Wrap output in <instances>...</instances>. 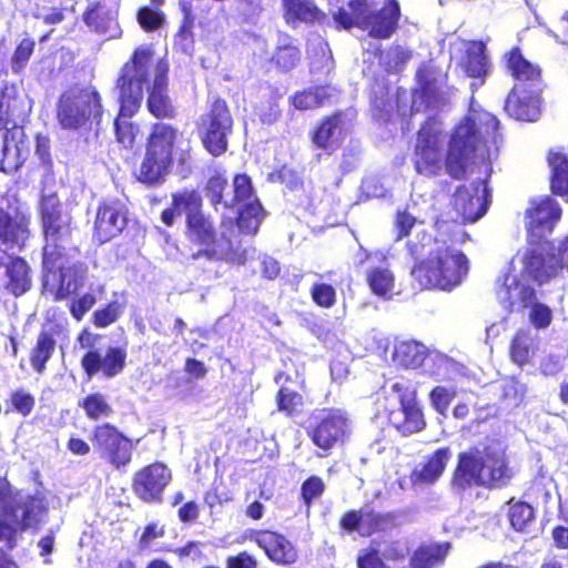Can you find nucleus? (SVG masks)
Instances as JSON below:
<instances>
[{"label":"nucleus","instance_id":"nucleus-9","mask_svg":"<svg viewBox=\"0 0 568 568\" xmlns=\"http://www.w3.org/2000/svg\"><path fill=\"white\" fill-rule=\"evenodd\" d=\"M102 335L82 328L77 343L83 354L80 358V366L88 379L100 378L110 381L121 375L128 366L126 344L109 345L105 348L98 346Z\"/></svg>","mask_w":568,"mask_h":568},{"label":"nucleus","instance_id":"nucleus-58","mask_svg":"<svg viewBox=\"0 0 568 568\" xmlns=\"http://www.w3.org/2000/svg\"><path fill=\"white\" fill-rule=\"evenodd\" d=\"M361 536L368 537L383 529L388 516L378 514L373 509L362 511Z\"/></svg>","mask_w":568,"mask_h":568},{"label":"nucleus","instance_id":"nucleus-18","mask_svg":"<svg viewBox=\"0 0 568 568\" xmlns=\"http://www.w3.org/2000/svg\"><path fill=\"white\" fill-rule=\"evenodd\" d=\"M129 225V209L120 199H104L95 209L92 241L103 245L119 237Z\"/></svg>","mask_w":568,"mask_h":568},{"label":"nucleus","instance_id":"nucleus-40","mask_svg":"<svg viewBox=\"0 0 568 568\" xmlns=\"http://www.w3.org/2000/svg\"><path fill=\"white\" fill-rule=\"evenodd\" d=\"M508 505V520L511 528L518 532H528L535 521L534 507L523 500L510 498Z\"/></svg>","mask_w":568,"mask_h":568},{"label":"nucleus","instance_id":"nucleus-24","mask_svg":"<svg viewBox=\"0 0 568 568\" xmlns=\"http://www.w3.org/2000/svg\"><path fill=\"white\" fill-rule=\"evenodd\" d=\"M541 103L540 87L514 85L506 97L504 110L515 120L535 122L541 113Z\"/></svg>","mask_w":568,"mask_h":568},{"label":"nucleus","instance_id":"nucleus-34","mask_svg":"<svg viewBox=\"0 0 568 568\" xmlns=\"http://www.w3.org/2000/svg\"><path fill=\"white\" fill-rule=\"evenodd\" d=\"M462 69L467 77L484 79L489 71V60L483 41H473L465 50Z\"/></svg>","mask_w":568,"mask_h":568},{"label":"nucleus","instance_id":"nucleus-64","mask_svg":"<svg viewBox=\"0 0 568 568\" xmlns=\"http://www.w3.org/2000/svg\"><path fill=\"white\" fill-rule=\"evenodd\" d=\"M554 255L560 274L566 273L568 275V234L558 245L554 244Z\"/></svg>","mask_w":568,"mask_h":568},{"label":"nucleus","instance_id":"nucleus-22","mask_svg":"<svg viewBox=\"0 0 568 568\" xmlns=\"http://www.w3.org/2000/svg\"><path fill=\"white\" fill-rule=\"evenodd\" d=\"M561 213L559 203L551 195L531 199L525 212L528 239L541 237L539 232L551 233Z\"/></svg>","mask_w":568,"mask_h":568},{"label":"nucleus","instance_id":"nucleus-16","mask_svg":"<svg viewBox=\"0 0 568 568\" xmlns=\"http://www.w3.org/2000/svg\"><path fill=\"white\" fill-rule=\"evenodd\" d=\"M520 262L523 277L538 286L561 275L554 255V242L546 237L528 239Z\"/></svg>","mask_w":568,"mask_h":568},{"label":"nucleus","instance_id":"nucleus-46","mask_svg":"<svg viewBox=\"0 0 568 568\" xmlns=\"http://www.w3.org/2000/svg\"><path fill=\"white\" fill-rule=\"evenodd\" d=\"M26 151L22 142H18L12 135L9 144L4 149L0 158V171L6 173H13L18 171L26 162Z\"/></svg>","mask_w":568,"mask_h":568},{"label":"nucleus","instance_id":"nucleus-49","mask_svg":"<svg viewBox=\"0 0 568 568\" xmlns=\"http://www.w3.org/2000/svg\"><path fill=\"white\" fill-rule=\"evenodd\" d=\"M367 284L377 296H386L394 288V276L386 267H374L367 273Z\"/></svg>","mask_w":568,"mask_h":568},{"label":"nucleus","instance_id":"nucleus-25","mask_svg":"<svg viewBox=\"0 0 568 568\" xmlns=\"http://www.w3.org/2000/svg\"><path fill=\"white\" fill-rule=\"evenodd\" d=\"M168 72L166 62L159 61L155 65L154 81L146 98L148 111L159 120H173L178 116L176 106L168 94Z\"/></svg>","mask_w":568,"mask_h":568},{"label":"nucleus","instance_id":"nucleus-43","mask_svg":"<svg viewBox=\"0 0 568 568\" xmlns=\"http://www.w3.org/2000/svg\"><path fill=\"white\" fill-rule=\"evenodd\" d=\"M276 408L286 417H295L304 409V397L295 388L282 385L275 396Z\"/></svg>","mask_w":568,"mask_h":568},{"label":"nucleus","instance_id":"nucleus-1","mask_svg":"<svg viewBox=\"0 0 568 568\" xmlns=\"http://www.w3.org/2000/svg\"><path fill=\"white\" fill-rule=\"evenodd\" d=\"M485 150L486 141L474 119L467 116L454 126L445 149L440 122L428 116L416 131L410 162L417 175L433 179L447 173L453 180H463L476 159L484 156Z\"/></svg>","mask_w":568,"mask_h":568},{"label":"nucleus","instance_id":"nucleus-33","mask_svg":"<svg viewBox=\"0 0 568 568\" xmlns=\"http://www.w3.org/2000/svg\"><path fill=\"white\" fill-rule=\"evenodd\" d=\"M388 423L402 435L420 433L426 427L424 413L418 403L399 406L387 415Z\"/></svg>","mask_w":568,"mask_h":568},{"label":"nucleus","instance_id":"nucleus-37","mask_svg":"<svg viewBox=\"0 0 568 568\" xmlns=\"http://www.w3.org/2000/svg\"><path fill=\"white\" fill-rule=\"evenodd\" d=\"M55 345L54 334L51 331H40L29 355L30 364L37 373L44 372L47 363L55 351Z\"/></svg>","mask_w":568,"mask_h":568},{"label":"nucleus","instance_id":"nucleus-42","mask_svg":"<svg viewBox=\"0 0 568 568\" xmlns=\"http://www.w3.org/2000/svg\"><path fill=\"white\" fill-rule=\"evenodd\" d=\"M417 95L423 104L433 106L440 102L443 94L436 78L430 77L425 68H419L416 72Z\"/></svg>","mask_w":568,"mask_h":568},{"label":"nucleus","instance_id":"nucleus-23","mask_svg":"<svg viewBox=\"0 0 568 568\" xmlns=\"http://www.w3.org/2000/svg\"><path fill=\"white\" fill-rule=\"evenodd\" d=\"M504 72L509 75L514 85L535 88L542 81L541 67L528 60L519 45H514L505 51L500 58Z\"/></svg>","mask_w":568,"mask_h":568},{"label":"nucleus","instance_id":"nucleus-28","mask_svg":"<svg viewBox=\"0 0 568 568\" xmlns=\"http://www.w3.org/2000/svg\"><path fill=\"white\" fill-rule=\"evenodd\" d=\"M450 458L452 450L448 446L435 449L424 458L418 468L412 470V484L433 485L442 477Z\"/></svg>","mask_w":568,"mask_h":568},{"label":"nucleus","instance_id":"nucleus-51","mask_svg":"<svg viewBox=\"0 0 568 568\" xmlns=\"http://www.w3.org/2000/svg\"><path fill=\"white\" fill-rule=\"evenodd\" d=\"M34 49L36 40L31 37H24L17 43L10 57V67L14 73H21L27 68Z\"/></svg>","mask_w":568,"mask_h":568},{"label":"nucleus","instance_id":"nucleus-60","mask_svg":"<svg viewBox=\"0 0 568 568\" xmlns=\"http://www.w3.org/2000/svg\"><path fill=\"white\" fill-rule=\"evenodd\" d=\"M529 321L537 329L547 328L551 324L552 312L548 305L536 301L530 307Z\"/></svg>","mask_w":568,"mask_h":568},{"label":"nucleus","instance_id":"nucleus-13","mask_svg":"<svg viewBox=\"0 0 568 568\" xmlns=\"http://www.w3.org/2000/svg\"><path fill=\"white\" fill-rule=\"evenodd\" d=\"M352 433L351 419L346 410L337 407H323L313 414V424L306 434L312 443L328 455L343 446Z\"/></svg>","mask_w":568,"mask_h":568},{"label":"nucleus","instance_id":"nucleus-36","mask_svg":"<svg viewBox=\"0 0 568 568\" xmlns=\"http://www.w3.org/2000/svg\"><path fill=\"white\" fill-rule=\"evenodd\" d=\"M426 358V349L423 344L415 341H402L394 345L392 359L405 368L419 367Z\"/></svg>","mask_w":568,"mask_h":568},{"label":"nucleus","instance_id":"nucleus-56","mask_svg":"<svg viewBox=\"0 0 568 568\" xmlns=\"http://www.w3.org/2000/svg\"><path fill=\"white\" fill-rule=\"evenodd\" d=\"M311 296L316 305L324 308L332 307L336 302V291L327 283H315L311 287Z\"/></svg>","mask_w":568,"mask_h":568},{"label":"nucleus","instance_id":"nucleus-19","mask_svg":"<svg viewBox=\"0 0 568 568\" xmlns=\"http://www.w3.org/2000/svg\"><path fill=\"white\" fill-rule=\"evenodd\" d=\"M452 206L460 217L462 224L474 223L481 219L489 206L487 179L458 185L452 196Z\"/></svg>","mask_w":568,"mask_h":568},{"label":"nucleus","instance_id":"nucleus-11","mask_svg":"<svg viewBox=\"0 0 568 568\" xmlns=\"http://www.w3.org/2000/svg\"><path fill=\"white\" fill-rule=\"evenodd\" d=\"M103 115L101 97L95 88H73L62 93L57 103V120L64 130H90Z\"/></svg>","mask_w":568,"mask_h":568},{"label":"nucleus","instance_id":"nucleus-8","mask_svg":"<svg viewBox=\"0 0 568 568\" xmlns=\"http://www.w3.org/2000/svg\"><path fill=\"white\" fill-rule=\"evenodd\" d=\"M332 18L338 30L357 27L375 39H389L398 29L400 7L397 0H386L378 10H371L368 0H349Z\"/></svg>","mask_w":568,"mask_h":568},{"label":"nucleus","instance_id":"nucleus-57","mask_svg":"<svg viewBox=\"0 0 568 568\" xmlns=\"http://www.w3.org/2000/svg\"><path fill=\"white\" fill-rule=\"evenodd\" d=\"M97 297L93 293L87 292L81 296L73 297L68 305L71 316L80 322L84 315L95 305Z\"/></svg>","mask_w":568,"mask_h":568},{"label":"nucleus","instance_id":"nucleus-12","mask_svg":"<svg viewBox=\"0 0 568 568\" xmlns=\"http://www.w3.org/2000/svg\"><path fill=\"white\" fill-rule=\"evenodd\" d=\"M234 119L225 99L216 97L199 116L195 129L204 150L212 156H221L229 149Z\"/></svg>","mask_w":568,"mask_h":568},{"label":"nucleus","instance_id":"nucleus-61","mask_svg":"<svg viewBox=\"0 0 568 568\" xmlns=\"http://www.w3.org/2000/svg\"><path fill=\"white\" fill-rule=\"evenodd\" d=\"M225 568H257L256 558L243 550L225 558Z\"/></svg>","mask_w":568,"mask_h":568},{"label":"nucleus","instance_id":"nucleus-21","mask_svg":"<svg viewBox=\"0 0 568 568\" xmlns=\"http://www.w3.org/2000/svg\"><path fill=\"white\" fill-rule=\"evenodd\" d=\"M120 4L113 0H94L82 13V21L91 33L104 41L120 39L123 34L119 21Z\"/></svg>","mask_w":568,"mask_h":568},{"label":"nucleus","instance_id":"nucleus-7","mask_svg":"<svg viewBox=\"0 0 568 568\" xmlns=\"http://www.w3.org/2000/svg\"><path fill=\"white\" fill-rule=\"evenodd\" d=\"M181 132L176 125L158 121L150 125L144 142V154L135 178L146 186L161 184L175 163Z\"/></svg>","mask_w":568,"mask_h":568},{"label":"nucleus","instance_id":"nucleus-45","mask_svg":"<svg viewBox=\"0 0 568 568\" xmlns=\"http://www.w3.org/2000/svg\"><path fill=\"white\" fill-rule=\"evenodd\" d=\"M125 303L118 300L110 301L97 308L91 317V323L97 328H105L118 322L123 315Z\"/></svg>","mask_w":568,"mask_h":568},{"label":"nucleus","instance_id":"nucleus-38","mask_svg":"<svg viewBox=\"0 0 568 568\" xmlns=\"http://www.w3.org/2000/svg\"><path fill=\"white\" fill-rule=\"evenodd\" d=\"M243 206L239 210L236 215V224L240 231L244 234H256L260 224L265 216V211L258 201L254 197L252 201L243 202Z\"/></svg>","mask_w":568,"mask_h":568},{"label":"nucleus","instance_id":"nucleus-59","mask_svg":"<svg viewBox=\"0 0 568 568\" xmlns=\"http://www.w3.org/2000/svg\"><path fill=\"white\" fill-rule=\"evenodd\" d=\"M10 403L12 409L23 417L29 416L36 406L34 396L22 389L14 390L10 394Z\"/></svg>","mask_w":568,"mask_h":568},{"label":"nucleus","instance_id":"nucleus-55","mask_svg":"<svg viewBox=\"0 0 568 568\" xmlns=\"http://www.w3.org/2000/svg\"><path fill=\"white\" fill-rule=\"evenodd\" d=\"M456 395L455 388L438 385L429 392V400L434 409L444 415Z\"/></svg>","mask_w":568,"mask_h":568},{"label":"nucleus","instance_id":"nucleus-14","mask_svg":"<svg viewBox=\"0 0 568 568\" xmlns=\"http://www.w3.org/2000/svg\"><path fill=\"white\" fill-rule=\"evenodd\" d=\"M90 440L93 449L115 470H125L133 460L136 442L114 424L102 423L92 428Z\"/></svg>","mask_w":568,"mask_h":568},{"label":"nucleus","instance_id":"nucleus-47","mask_svg":"<svg viewBox=\"0 0 568 568\" xmlns=\"http://www.w3.org/2000/svg\"><path fill=\"white\" fill-rule=\"evenodd\" d=\"M531 338L525 329H518L510 339L509 355L514 363L523 367L530 362Z\"/></svg>","mask_w":568,"mask_h":568},{"label":"nucleus","instance_id":"nucleus-17","mask_svg":"<svg viewBox=\"0 0 568 568\" xmlns=\"http://www.w3.org/2000/svg\"><path fill=\"white\" fill-rule=\"evenodd\" d=\"M172 478L171 468L165 463L156 460L144 465L133 474L131 488L142 503L160 505L163 503L164 493Z\"/></svg>","mask_w":568,"mask_h":568},{"label":"nucleus","instance_id":"nucleus-54","mask_svg":"<svg viewBox=\"0 0 568 568\" xmlns=\"http://www.w3.org/2000/svg\"><path fill=\"white\" fill-rule=\"evenodd\" d=\"M390 388L392 392L397 396L399 406L418 403L417 387L412 379L399 377L392 384Z\"/></svg>","mask_w":568,"mask_h":568},{"label":"nucleus","instance_id":"nucleus-30","mask_svg":"<svg viewBox=\"0 0 568 568\" xmlns=\"http://www.w3.org/2000/svg\"><path fill=\"white\" fill-rule=\"evenodd\" d=\"M302 61V50L297 39L286 32H280L270 63L280 72L295 69Z\"/></svg>","mask_w":568,"mask_h":568},{"label":"nucleus","instance_id":"nucleus-27","mask_svg":"<svg viewBox=\"0 0 568 568\" xmlns=\"http://www.w3.org/2000/svg\"><path fill=\"white\" fill-rule=\"evenodd\" d=\"M497 297L508 314L530 308L537 301L536 290L532 286L521 283L508 273L503 276V284L497 291Z\"/></svg>","mask_w":568,"mask_h":568},{"label":"nucleus","instance_id":"nucleus-31","mask_svg":"<svg viewBox=\"0 0 568 568\" xmlns=\"http://www.w3.org/2000/svg\"><path fill=\"white\" fill-rule=\"evenodd\" d=\"M546 162L550 169L549 186L554 195L568 196V148L548 150Z\"/></svg>","mask_w":568,"mask_h":568},{"label":"nucleus","instance_id":"nucleus-32","mask_svg":"<svg viewBox=\"0 0 568 568\" xmlns=\"http://www.w3.org/2000/svg\"><path fill=\"white\" fill-rule=\"evenodd\" d=\"M342 120L343 112L335 111L317 122L310 132V139L316 149L324 151L327 155H332L338 149L339 143L334 139V134L342 124Z\"/></svg>","mask_w":568,"mask_h":568},{"label":"nucleus","instance_id":"nucleus-26","mask_svg":"<svg viewBox=\"0 0 568 568\" xmlns=\"http://www.w3.org/2000/svg\"><path fill=\"white\" fill-rule=\"evenodd\" d=\"M252 539L278 566H291L298 559L296 547L281 532L261 529L253 534Z\"/></svg>","mask_w":568,"mask_h":568},{"label":"nucleus","instance_id":"nucleus-5","mask_svg":"<svg viewBox=\"0 0 568 568\" xmlns=\"http://www.w3.org/2000/svg\"><path fill=\"white\" fill-rule=\"evenodd\" d=\"M514 475L501 442L486 437L458 453L450 486L457 493L476 487L501 488L509 484Z\"/></svg>","mask_w":568,"mask_h":568},{"label":"nucleus","instance_id":"nucleus-35","mask_svg":"<svg viewBox=\"0 0 568 568\" xmlns=\"http://www.w3.org/2000/svg\"><path fill=\"white\" fill-rule=\"evenodd\" d=\"M164 3L165 0H150L149 4L140 6L136 9V22L144 32H155L166 26V14L162 10Z\"/></svg>","mask_w":568,"mask_h":568},{"label":"nucleus","instance_id":"nucleus-4","mask_svg":"<svg viewBox=\"0 0 568 568\" xmlns=\"http://www.w3.org/2000/svg\"><path fill=\"white\" fill-rule=\"evenodd\" d=\"M182 212L185 214V239L199 247L190 255L192 261H223L237 266L246 263V250L241 243L234 244L227 240L225 248L216 250L217 229L214 220L203 211V197L197 190L183 189L172 193L171 206L161 212L160 219L165 226L172 227Z\"/></svg>","mask_w":568,"mask_h":568},{"label":"nucleus","instance_id":"nucleus-62","mask_svg":"<svg viewBox=\"0 0 568 568\" xmlns=\"http://www.w3.org/2000/svg\"><path fill=\"white\" fill-rule=\"evenodd\" d=\"M363 520V515L361 510H347L339 518V527L341 529L353 532L357 531L361 535V523Z\"/></svg>","mask_w":568,"mask_h":568},{"label":"nucleus","instance_id":"nucleus-2","mask_svg":"<svg viewBox=\"0 0 568 568\" xmlns=\"http://www.w3.org/2000/svg\"><path fill=\"white\" fill-rule=\"evenodd\" d=\"M435 234L417 232L406 243L407 254L415 261L410 275L423 290L450 292L462 284L468 273V258L455 245H462L469 235L458 222L443 214L433 222Z\"/></svg>","mask_w":568,"mask_h":568},{"label":"nucleus","instance_id":"nucleus-39","mask_svg":"<svg viewBox=\"0 0 568 568\" xmlns=\"http://www.w3.org/2000/svg\"><path fill=\"white\" fill-rule=\"evenodd\" d=\"M449 542H437L419 546L413 555L415 568H434L442 564L448 555Z\"/></svg>","mask_w":568,"mask_h":568},{"label":"nucleus","instance_id":"nucleus-20","mask_svg":"<svg viewBox=\"0 0 568 568\" xmlns=\"http://www.w3.org/2000/svg\"><path fill=\"white\" fill-rule=\"evenodd\" d=\"M227 187L229 179L225 170H214L204 185V192L213 207L224 204L225 207L232 209L253 196L252 180L246 173H236L233 176V195L230 201H224V192Z\"/></svg>","mask_w":568,"mask_h":568},{"label":"nucleus","instance_id":"nucleus-44","mask_svg":"<svg viewBox=\"0 0 568 568\" xmlns=\"http://www.w3.org/2000/svg\"><path fill=\"white\" fill-rule=\"evenodd\" d=\"M181 9L184 12L183 20L175 33L174 44L184 53H191L194 49L193 18L191 17V3L181 1Z\"/></svg>","mask_w":568,"mask_h":568},{"label":"nucleus","instance_id":"nucleus-41","mask_svg":"<svg viewBox=\"0 0 568 568\" xmlns=\"http://www.w3.org/2000/svg\"><path fill=\"white\" fill-rule=\"evenodd\" d=\"M328 89L327 85H315L297 91L292 95L291 103L301 111L321 108L331 98Z\"/></svg>","mask_w":568,"mask_h":568},{"label":"nucleus","instance_id":"nucleus-6","mask_svg":"<svg viewBox=\"0 0 568 568\" xmlns=\"http://www.w3.org/2000/svg\"><path fill=\"white\" fill-rule=\"evenodd\" d=\"M153 51L145 47L136 48L124 62L115 80L119 111L113 121L115 140L125 149H132L140 133L136 122L129 121L135 115L143 101V87L149 82Z\"/></svg>","mask_w":568,"mask_h":568},{"label":"nucleus","instance_id":"nucleus-52","mask_svg":"<svg viewBox=\"0 0 568 568\" xmlns=\"http://www.w3.org/2000/svg\"><path fill=\"white\" fill-rule=\"evenodd\" d=\"M17 507L22 510L21 519L18 523L21 530L38 525L40 521L39 516L44 510L41 500L32 495L27 496L23 501L17 504Z\"/></svg>","mask_w":568,"mask_h":568},{"label":"nucleus","instance_id":"nucleus-50","mask_svg":"<svg viewBox=\"0 0 568 568\" xmlns=\"http://www.w3.org/2000/svg\"><path fill=\"white\" fill-rule=\"evenodd\" d=\"M326 489L324 479L317 475H311L303 480L300 488V498L306 510L322 498Z\"/></svg>","mask_w":568,"mask_h":568},{"label":"nucleus","instance_id":"nucleus-63","mask_svg":"<svg viewBox=\"0 0 568 568\" xmlns=\"http://www.w3.org/2000/svg\"><path fill=\"white\" fill-rule=\"evenodd\" d=\"M358 568H386L379 551L375 548L367 549L363 555L357 558Z\"/></svg>","mask_w":568,"mask_h":568},{"label":"nucleus","instance_id":"nucleus-29","mask_svg":"<svg viewBox=\"0 0 568 568\" xmlns=\"http://www.w3.org/2000/svg\"><path fill=\"white\" fill-rule=\"evenodd\" d=\"M281 7L285 23L293 28L300 23L322 22L326 18L315 0H281Z\"/></svg>","mask_w":568,"mask_h":568},{"label":"nucleus","instance_id":"nucleus-3","mask_svg":"<svg viewBox=\"0 0 568 568\" xmlns=\"http://www.w3.org/2000/svg\"><path fill=\"white\" fill-rule=\"evenodd\" d=\"M32 212L14 193L0 194V290L19 297L32 286L27 260L8 252H21L32 234Z\"/></svg>","mask_w":568,"mask_h":568},{"label":"nucleus","instance_id":"nucleus-10","mask_svg":"<svg viewBox=\"0 0 568 568\" xmlns=\"http://www.w3.org/2000/svg\"><path fill=\"white\" fill-rule=\"evenodd\" d=\"M39 219L44 240L42 256H47L48 263L53 262L60 253L73 251L72 245V216L63 209V203L57 194L43 195L39 202Z\"/></svg>","mask_w":568,"mask_h":568},{"label":"nucleus","instance_id":"nucleus-48","mask_svg":"<svg viewBox=\"0 0 568 568\" xmlns=\"http://www.w3.org/2000/svg\"><path fill=\"white\" fill-rule=\"evenodd\" d=\"M80 407L85 416L91 420H98L102 417H110L113 413L112 406L106 402L101 393H91L83 397Z\"/></svg>","mask_w":568,"mask_h":568},{"label":"nucleus","instance_id":"nucleus-15","mask_svg":"<svg viewBox=\"0 0 568 568\" xmlns=\"http://www.w3.org/2000/svg\"><path fill=\"white\" fill-rule=\"evenodd\" d=\"M73 251L62 252L51 263L42 256V271L53 282V300L55 302L69 298L78 293L85 284L88 266L83 262H71Z\"/></svg>","mask_w":568,"mask_h":568},{"label":"nucleus","instance_id":"nucleus-53","mask_svg":"<svg viewBox=\"0 0 568 568\" xmlns=\"http://www.w3.org/2000/svg\"><path fill=\"white\" fill-rule=\"evenodd\" d=\"M417 222V217L408 211V207L397 209L394 213L395 241L409 236Z\"/></svg>","mask_w":568,"mask_h":568}]
</instances>
